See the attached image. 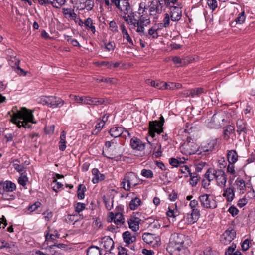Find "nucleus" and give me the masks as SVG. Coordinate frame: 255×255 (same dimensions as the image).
<instances>
[{
	"label": "nucleus",
	"instance_id": "obj_1",
	"mask_svg": "<svg viewBox=\"0 0 255 255\" xmlns=\"http://www.w3.org/2000/svg\"><path fill=\"white\" fill-rule=\"evenodd\" d=\"M32 113L33 111L25 107H22L18 110L17 107L15 106L8 114L10 115V121L18 128L23 127L25 128H30L31 127V123H37Z\"/></svg>",
	"mask_w": 255,
	"mask_h": 255
},
{
	"label": "nucleus",
	"instance_id": "obj_2",
	"mask_svg": "<svg viewBox=\"0 0 255 255\" xmlns=\"http://www.w3.org/2000/svg\"><path fill=\"white\" fill-rule=\"evenodd\" d=\"M141 181L137 175L132 172L126 173L121 182V186L126 191H130L132 187L139 185Z\"/></svg>",
	"mask_w": 255,
	"mask_h": 255
},
{
	"label": "nucleus",
	"instance_id": "obj_3",
	"mask_svg": "<svg viewBox=\"0 0 255 255\" xmlns=\"http://www.w3.org/2000/svg\"><path fill=\"white\" fill-rule=\"evenodd\" d=\"M200 206L205 210L214 209L217 207L215 197L210 194H204L198 197Z\"/></svg>",
	"mask_w": 255,
	"mask_h": 255
},
{
	"label": "nucleus",
	"instance_id": "obj_4",
	"mask_svg": "<svg viewBox=\"0 0 255 255\" xmlns=\"http://www.w3.org/2000/svg\"><path fill=\"white\" fill-rule=\"evenodd\" d=\"M199 200L193 199L191 200L189 204L191 209L190 214H188L187 221L188 224H193L196 222L200 216V205L198 202Z\"/></svg>",
	"mask_w": 255,
	"mask_h": 255
},
{
	"label": "nucleus",
	"instance_id": "obj_5",
	"mask_svg": "<svg viewBox=\"0 0 255 255\" xmlns=\"http://www.w3.org/2000/svg\"><path fill=\"white\" fill-rule=\"evenodd\" d=\"M184 236L182 234L174 233L170 238V241L167 250L169 253L184 246Z\"/></svg>",
	"mask_w": 255,
	"mask_h": 255
},
{
	"label": "nucleus",
	"instance_id": "obj_6",
	"mask_svg": "<svg viewBox=\"0 0 255 255\" xmlns=\"http://www.w3.org/2000/svg\"><path fill=\"white\" fill-rule=\"evenodd\" d=\"M150 24L149 16L148 15H141L140 17H138V21L135 23L133 27H136V32L140 36H143L146 34L145 27H147Z\"/></svg>",
	"mask_w": 255,
	"mask_h": 255
},
{
	"label": "nucleus",
	"instance_id": "obj_7",
	"mask_svg": "<svg viewBox=\"0 0 255 255\" xmlns=\"http://www.w3.org/2000/svg\"><path fill=\"white\" fill-rule=\"evenodd\" d=\"M164 119L163 116L160 118L159 121H150L149 123L148 133L152 138L155 136V133L160 134L163 131V126Z\"/></svg>",
	"mask_w": 255,
	"mask_h": 255
},
{
	"label": "nucleus",
	"instance_id": "obj_8",
	"mask_svg": "<svg viewBox=\"0 0 255 255\" xmlns=\"http://www.w3.org/2000/svg\"><path fill=\"white\" fill-rule=\"evenodd\" d=\"M123 211V208L122 207H117L115 212L109 213L108 221L109 222L113 221L117 226H122L125 223V219L122 213Z\"/></svg>",
	"mask_w": 255,
	"mask_h": 255
},
{
	"label": "nucleus",
	"instance_id": "obj_9",
	"mask_svg": "<svg viewBox=\"0 0 255 255\" xmlns=\"http://www.w3.org/2000/svg\"><path fill=\"white\" fill-rule=\"evenodd\" d=\"M39 102L52 108L60 107L64 104V100L60 98L50 96L41 97Z\"/></svg>",
	"mask_w": 255,
	"mask_h": 255
},
{
	"label": "nucleus",
	"instance_id": "obj_10",
	"mask_svg": "<svg viewBox=\"0 0 255 255\" xmlns=\"http://www.w3.org/2000/svg\"><path fill=\"white\" fill-rule=\"evenodd\" d=\"M16 189V185L10 181H6L3 184V188L0 190L2 198L4 200H10L14 198V195L11 194L7 197V193H11Z\"/></svg>",
	"mask_w": 255,
	"mask_h": 255
},
{
	"label": "nucleus",
	"instance_id": "obj_11",
	"mask_svg": "<svg viewBox=\"0 0 255 255\" xmlns=\"http://www.w3.org/2000/svg\"><path fill=\"white\" fill-rule=\"evenodd\" d=\"M182 150H184V153L186 155H191L194 154H201V151L199 150L197 145L193 140L189 137H187V141L182 146Z\"/></svg>",
	"mask_w": 255,
	"mask_h": 255
},
{
	"label": "nucleus",
	"instance_id": "obj_12",
	"mask_svg": "<svg viewBox=\"0 0 255 255\" xmlns=\"http://www.w3.org/2000/svg\"><path fill=\"white\" fill-rule=\"evenodd\" d=\"M224 121V114L222 112L215 113L208 123V127L212 128H221Z\"/></svg>",
	"mask_w": 255,
	"mask_h": 255
},
{
	"label": "nucleus",
	"instance_id": "obj_13",
	"mask_svg": "<svg viewBox=\"0 0 255 255\" xmlns=\"http://www.w3.org/2000/svg\"><path fill=\"white\" fill-rule=\"evenodd\" d=\"M99 247L105 252L110 251L114 247V241L109 236H105L97 239Z\"/></svg>",
	"mask_w": 255,
	"mask_h": 255
},
{
	"label": "nucleus",
	"instance_id": "obj_14",
	"mask_svg": "<svg viewBox=\"0 0 255 255\" xmlns=\"http://www.w3.org/2000/svg\"><path fill=\"white\" fill-rule=\"evenodd\" d=\"M142 239L146 244L155 247L159 245L160 238L156 234L144 233L142 236Z\"/></svg>",
	"mask_w": 255,
	"mask_h": 255
},
{
	"label": "nucleus",
	"instance_id": "obj_15",
	"mask_svg": "<svg viewBox=\"0 0 255 255\" xmlns=\"http://www.w3.org/2000/svg\"><path fill=\"white\" fill-rule=\"evenodd\" d=\"M236 231L234 230H227L222 235L221 237V242L222 244L226 245L231 242V241L236 237Z\"/></svg>",
	"mask_w": 255,
	"mask_h": 255
},
{
	"label": "nucleus",
	"instance_id": "obj_16",
	"mask_svg": "<svg viewBox=\"0 0 255 255\" xmlns=\"http://www.w3.org/2000/svg\"><path fill=\"white\" fill-rule=\"evenodd\" d=\"M215 179L218 186L225 187L227 182V175L222 170L217 171Z\"/></svg>",
	"mask_w": 255,
	"mask_h": 255
},
{
	"label": "nucleus",
	"instance_id": "obj_17",
	"mask_svg": "<svg viewBox=\"0 0 255 255\" xmlns=\"http://www.w3.org/2000/svg\"><path fill=\"white\" fill-rule=\"evenodd\" d=\"M83 1L78 3L77 9L79 10H86L88 11L92 10L94 5V0H84Z\"/></svg>",
	"mask_w": 255,
	"mask_h": 255
},
{
	"label": "nucleus",
	"instance_id": "obj_18",
	"mask_svg": "<svg viewBox=\"0 0 255 255\" xmlns=\"http://www.w3.org/2000/svg\"><path fill=\"white\" fill-rule=\"evenodd\" d=\"M170 10L171 20L173 21H179L182 16L181 9L177 6H171Z\"/></svg>",
	"mask_w": 255,
	"mask_h": 255
},
{
	"label": "nucleus",
	"instance_id": "obj_19",
	"mask_svg": "<svg viewBox=\"0 0 255 255\" xmlns=\"http://www.w3.org/2000/svg\"><path fill=\"white\" fill-rule=\"evenodd\" d=\"M130 145L133 150L143 151L145 149V144L138 138L133 137L130 140Z\"/></svg>",
	"mask_w": 255,
	"mask_h": 255
},
{
	"label": "nucleus",
	"instance_id": "obj_20",
	"mask_svg": "<svg viewBox=\"0 0 255 255\" xmlns=\"http://www.w3.org/2000/svg\"><path fill=\"white\" fill-rule=\"evenodd\" d=\"M127 15H128V16L124 15L123 16V18L129 25L133 26L135 23L138 21V18H136V17L137 16L136 13L132 12L131 9V11Z\"/></svg>",
	"mask_w": 255,
	"mask_h": 255
},
{
	"label": "nucleus",
	"instance_id": "obj_21",
	"mask_svg": "<svg viewBox=\"0 0 255 255\" xmlns=\"http://www.w3.org/2000/svg\"><path fill=\"white\" fill-rule=\"evenodd\" d=\"M141 220L136 217H131L128 221L129 228L133 231H137L139 229V223Z\"/></svg>",
	"mask_w": 255,
	"mask_h": 255
},
{
	"label": "nucleus",
	"instance_id": "obj_22",
	"mask_svg": "<svg viewBox=\"0 0 255 255\" xmlns=\"http://www.w3.org/2000/svg\"><path fill=\"white\" fill-rule=\"evenodd\" d=\"M122 5H120L117 8L120 10L124 15H126L131 11V8L129 2L127 0H121Z\"/></svg>",
	"mask_w": 255,
	"mask_h": 255
},
{
	"label": "nucleus",
	"instance_id": "obj_23",
	"mask_svg": "<svg viewBox=\"0 0 255 255\" xmlns=\"http://www.w3.org/2000/svg\"><path fill=\"white\" fill-rule=\"evenodd\" d=\"M223 196L225 197L227 202H231L235 197L234 188L230 187L225 188L223 190Z\"/></svg>",
	"mask_w": 255,
	"mask_h": 255
},
{
	"label": "nucleus",
	"instance_id": "obj_24",
	"mask_svg": "<svg viewBox=\"0 0 255 255\" xmlns=\"http://www.w3.org/2000/svg\"><path fill=\"white\" fill-rule=\"evenodd\" d=\"M120 29L121 30L122 34L124 39H126L127 41L131 45H134L133 42L132 40L131 37L128 34L127 30L126 29L125 26L124 24H122L120 26Z\"/></svg>",
	"mask_w": 255,
	"mask_h": 255
},
{
	"label": "nucleus",
	"instance_id": "obj_25",
	"mask_svg": "<svg viewBox=\"0 0 255 255\" xmlns=\"http://www.w3.org/2000/svg\"><path fill=\"white\" fill-rule=\"evenodd\" d=\"M215 144L214 141H211L208 143L203 144L199 148V150L201 151L202 153L204 152L205 155L206 152H210L214 149Z\"/></svg>",
	"mask_w": 255,
	"mask_h": 255
},
{
	"label": "nucleus",
	"instance_id": "obj_26",
	"mask_svg": "<svg viewBox=\"0 0 255 255\" xmlns=\"http://www.w3.org/2000/svg\"><path fill=\"white\" fill-rule=\"evenodd\" d=\"M124 241L127 244H130L136 240V236L129 231H126L123 233Z\"/></svg>",
	"mask_w": 255,
	"mask_h": 255
},
{
	"label": "nucleus",
	"instance_id": "obj_27",
	"mask_svg": "<svg viewBox=\"0 0 255 255\" xmlns=\"http://www.w3.org/2000/svg\"><path fill=\"white\" fill-rule=\"evenodd\" d=\"M124 128L121 127H114L112 128L109 130V133L111 136L114 138L121 136L123 133Z\"/></svg>",
	"mask_w": 255,
	"mask_h": 255
},
{
	"label": "nucleus",
	"instance_id": "obj_28",
	"mask_svg": "<svg viewBox=\"0 0 255 255\" xmlns=\"http://www.w3.org/2000/svg\"><path fill=\"white\" fill-rule=\"evenodd\" d=\"M59 235L57 231H54L53 233L52 231L48 228V230L46 231V234L45 235L46 241L48 243L50 241H53L56 239L58 238Z\"/></svg>",
	"mask_w": 255,
	"mask_h": 255
},
{
	"label": "nucleus",
	"instance_id": "obj_29",
	"mask_svg": "<svg viewBox=\"0 0 255 255\" xmlns=\"http://www.w3.org/2000/svg\"><path fill=\"white\" fill-rule=\"evenodd\" d=\"M63 13L65 17L70 20H75L77 17V14L74 10L71 8H63Z\"/></svg>",
	"mask_w": 255,
	"mask_h": 255
},
{
	"label": "nucleus",
	"instance_id": "obj_30",
	"mask_svg": "<svg viewBox=\"0 0 255 255\" xmlns=\"http://www.w3.org/2000/svg\"><path fill=\"white\" fill-rule=\"evenodd\" d=\"M92 173L94 176L92 179V181L94 183H97L99 181L103 180L105 178L104 175L100 173L98 169L97 168L93 169Z\"/></svg>",
	"mask_w": 255,
	"mask_h": 255
},
{
	"label": "nucleus",
	"instance_id": "obj_31",
	"mask_svg": "<svg viewBox=\"0 0 255 255\" xmlns=\"http://www.w3.org/2000/svg\"><path fill=\"white\" fill-rule=\"evenodd\" d=\"M70 97H71L73 100L76 101L77 103L83 105H88L89 101V96H81L79 97L77 95H70Z\"/></svg>",
	"mask_w": 255,
	"mask_h": 255
},
{
	"label": "nucleus",
	"instance_id": "obj_32",
	"mask_svg": "<svg viewBox=\"0 0 255 255\" xmlns=\"http://www.w3.org/2000/svg\"><path fill=\"white\" fill-rule=\"evenodd\" d=\"M227 158L229 163H235L238 158L236 151L234 150H231L228 151Z\"/></svg>",
	"mask_w": 255,
	"mask_h": 255
},
{
	"label": "nucleus",
	"instance_id": "obj_33",
	"mask_svg": "<svg viewBox=\"0 0 255 255\" xmlns=\"http://www.w3.org/2000/svg\"><path fill=\"white\" fill-rule=\"evenodd\" d=\"M172 255H189L190 252L185 246L170 253Z\"/></svg>",
	"mask_w": 255,
	"mask_h": 255
},
{
	"label": "nucleus",
	"instance_id": "obj_34",
	"mask_svg": "<svg viewBox=\"0 0 255 255\" xmlns=\"http://www.w3.org/2000/svg\"><path fill=\"white\" fill-rule=\"evenodd\" d=\"M66 133L64 131H62L60 137V141L59 142V150L63 151L66 148Z\"/></svg>",
	"mask_w": 255,
	"mask_h": 255
},
{
	"label": "nucleus",
	"instance_id": "obj_35",
	"mask_svg": "<svg viewBox=\"0 0 255 255\" xmlns=\"http://www.w3.org/2000/svg\"><path fill=\"white\" fill-rule=\"evenodd\" d=\"M87 255H102L101 249L97 246H91L87 250Z\"/></svg>",
	"mask_w": 255,
	"mask_h": 255
},
{
	"label": "nucleus",
	"instance_id": "obj_36",
	"mask_svg": "<svg viewBox=\"0 0 255 255\" xmlns=\"http://www.w3.org/2000/svg\"><path fill=\"white\" fill-rule=\"evenodd\" d=\"M237 131L239 134H241L242 132L246 133L247 132L246 124L242 120H238L237 121Z\"/></svg>",
	"mask_w": 255,
	"mask_h": 255
},
{
	"label": "nucleus",
	"instance_id": "obj_37",
	"mask_svg": "<svg viewBox=\"0 0 255 255\" xmlns=\"http://www.w3.org/2000/svg\"><path fill=\"white\" fill-rule=\"evenodd\" d=\"M84 26L87 29L91 30L93 33L96 32L95 27L93 25V20L90 18H88L84 21Z\"/></svg>",
	"mask_w": 255,
	"mask_h": 255
},
{
	"label": "nucleus",
	"instance_id": "obj_38",
	"mask_svg": "<svg viewBox=\"0 0 255 255\" xmlns=\"http://www.w3.org/2000/svg\"><path fill=\"white\" fill-rule=\"evenodd\" d=\"M167 215L170 218V221L174 222L176 221V218L179 215L177 209H171V207H169V210L167 212Z\"/></svg>",
	"mask_w": 255,
	"mask_h": 255
},
{
	"label": "nucleus",
	"instance_id": "obj_39",
	"mask_svg": "<svg viewBox=\"0 0 255 255\" xmlns=\"http://www.w3.org/2000/svg\"><path fill=\"white\" fill-rule=\"evenodd\" d=\"M235 183L237 186L238 189L240 191H242V193H243L246 189V185L244 180L241 178H237Z\"/></svg>",
	"mask_w": 255,
	"mask_h": 255
},
{
	"label": "nucleus",
	"instance_id": "obj_40",
	"mask_svg": "<svg viewBox=\"0 0 255 255\" xmlns=\"http://www.w3.org/2000/svg\"><path fill=\"white\" fill-rule=\"evenodd\" d=\"M148 83L152 87L159 89H163L164 86H167L166 83L158 81H150L148 80Z\"/></svg>",
	"mask_w": 255,
	"mask_h": 255
},
{
	"label": "nucleus",
	"instance_id": "obj_41",
	"mask_svg": "<svg viewBox=\"0 0 255 255\" xmlns=\"http://www.w3.org/2000/svg\"><path fill=\"white\" fill-rule=\"evenodd\" d=\"M217 171L214 169H209L206 171L205 177L207 178L208 182H210L215 179Z\"/></svg>",
	"mask_w": 255,
	"mask_h": 255
},
{
	"label": "nucleus",
	"instance_id": "obj_42",
	"mask_svg": "<svg viewBox=\"0 0 255 255\" xmlns=\"http://www.w3.org/2000/svg\"><path fill=\"white\" fill-rule=\"evenodd\" d=\"M172 60L174 64H177L179 66H183L188 63L186 58L182 59L178 56L173 57L172 58Z\"/></svg>",
	"mask_w": 255,
	"mask_h": 255
},
{
	"label": "nucleus",
	"instance_id": "obj_43",
	"mask_svg": "<svg viewBox=\"0 0 255 255\" xmlns=\"http://www.w3.org/2000/svg\"><path fill=\"white\" fill-rule=\"evenodd\" d=\"M141 204V200L138 198L132 199L129 203V207L131 210L136 209Z\"/></svg>",
	"mask_w": 255,
	"mask_h": 255
},
{
	"label": "nucleus",
	"instance_id": "obj_44",
	"mask_svg": "<svg viewBox=\"0 0 255 255\" xmlns=\"http://www.w3.org/2000/svg\"><path fill=\"white\" fill-rule=\"evenodd\" d=\"M103 200L107 209L108 210H111L113 208V198L104 196L103 197Z\"/></svg>",
	"mask_w": 255,
	"mask_h": 255
},
{
	"label": "nucleus",
	"instance_id": "obj_45",
	"mask_svg": "<svg viewBox=\"0 0 255 255\" xmlns=\"http://www.w3.org/2000/svg\"><path fill=\"white\" fill-rule=\"evenodd\" d=\"M55 245H51L46 248H43L44 255H53L56 253Z\"/></svg>",
	"mask_w": 255,
	"mask_h": 255
},
{
	"label": "nucleus",
	"instance_id": "obj_46",
	"mask_svg": "<svg viewBox=\"0 0 255 255\" xmlns=\"http://www.w3.org/2000/svg\"><path fill=\"white\" fill-rule=\"evenodd\" d=\"M86 190V187L83 184H80L79 185L77 191V196L78 199L82 200L84 198V193Z\"/></svg>",
	"mask_w": 255,
	"mask_h": 255
},
{
	"label": "nucleus",
	"instance_id": "obj_47",
	"mask_svg": "<svg viewBox=\"0 0 255 255\" xmlns=\"http://www.w3.org/2000/svg\"><path fill=\"white\" fill-rule=\"evenodd\" d=\"M89 101L88 105H98L104 104L105 101L103 99H99L97 98H93L89 96Z\"/></svg>",
	"mask_w": 255,
	"mask_h": 255
},
{
	"label": "nucleus",
	"instance_id": "obj_48",
	"mask_svg": "<svg viewBox=\"0 0 255 255\" xmlns=\"http://www.w3.org/2000/svg\"><path fill=\"white\" fill-rule=\"evenodd\" d=\"M204 92V90L203 88L198 87L194 89H191V97L193 98L199 97L201 94Z\"/></svg>",
	"mask_w": 255,
	"mask_h": 255
},
{
	"label": "nucleus",
	"instance_id": "obj_49",
	"mask_svg": "<svg viewBox=\"0 0 255 255\" xmlns=\"http://www.w3.org/2000/svg\"><path fill=\"white\" fill-rule=\"evenodd\" d=\"M184 160L182 161L180 159V160L174 158H171L169 159V163L171 165L174 167H178L181 163H184L186 159L183 158Z\"/></svg>",
	"mask_w": 255,
	"mask_h": 255
},
{
	"label": "nucleus",
	"instance_id": "obj_50",
	"mask_svg": "<svg viewBox=\"0 0 255 255\" xmlns=\"http://www.w3.org/2000/svg\"><path fill=\"white\" fill-rule=\"evenodd\" d=\"M96 80L97 82H105L107 83H110V84H114L116 81V79L112 78H109V77H102L99 78H97Z\"/></svg>",
	"mask_w": 255,
	"mask_h": 255
},
{
	"label": "nucleus",
	"instance_id": "obj_51",
	"mask_svg": "<svg viewBox=\"0 0 255 255\" xmlns=\"http://www.w3.org/2000/svg\"><path fill=\"white\" fill-rule=\"evenodd\" d=\"M28 177L25 175L21 174L20 176L18 178V182L20 185L24 187L26 185V183L28 182Z\"/></svg>",
	"mask_w": 255,
	"mask_h": 255
},
{
	"label": "nucleus",
	"instance_id": "obj_52",
	"mask_svg": "<svg viewBox=\"0 0 255 255\" xmlns=\"http://www.w3.org/2000/svg\"><path fill=\"white\" fill-rule=\"evenodd\" d=\"M141 174L147 178H152L153 177V173L150 170L143 169L141 171Z\"/></svg>",
	"mask_w": 255,
	"mask_h": 255
},
{
	"label": "nucleus",
	"instance_id": "obj_53",
	"mask_svg": "<svg viewBox=\"0 0 255 255\" xmlns=\"http://www.w3.org/2000/svg\"><path fill=\"white\" fill-rule=\"evenodd\" d=\"M146 36H150L154 39L158 38L159 35L157 32V29L153 28H150L148 30V34Z\"/></svg>",
	"mask_w": 255,
	"mask_h": 255
},
{
	"label": "nucleus",
	"instance_id": "obj_54",
	"mask_svg": "<svg viewBox=\"0 0 255 255\" xmlns=\"http://www.w3.org/2000/svg\"><path fill=\"white\" fill-rule=\"evenodd\" d=\"M104 125L105 124L103 123V122H102L100 121L95 126V128L92 132L93 134H97L101 130Z\"/></svg>",
	"mask_w": 255,
	"mask_h": 255
},
{
	"label": "nucleus",
	"instance_id": "obj_55",
	"mask_svg": "<svg viewBox=\"0 0 255 255\" xmlns=\"http://www.w3.org/2000/svg\"><path fill=\"white\" fill-rule=\"evenodd\" d=\"M75 210L78 213L82 211L85 208V204L84 203L78 202L74 205Z\"/></svg>",
	"mask_w": 255,
	"mask_h": 255
},
{
	"label": "nucleus",
	"instance_id": "obj_56",
	"mask_svg": "<svg viewBox=\"0 0 255 255\" xmlns=\"http://www.w3.org/2000/svg\"><path fill=\"white\" fill-rule=\"evenodd\" d=\"M204 255H219L216 251H213L210 247H207L204 251Z\"/></svg>",
	"mask_w": 255,
	"mask_h": 255
},
{
	"label": "nucleus",
	"instance_id": "obj_57",
	"mask_svg": "<svg viewBox=\"0 0 255 255\" xmlns=\"http://www.w3.org/2000/svg\"><path fill=\"white\" fill-rule=\"evenodd\" d=\"M207 4L210 9L214 10L217 7V2L216 0H207Z\"/></svg>",
	"mask_w": 255,
	"mask_h": 255
},
{
	"label": "nucleus",
	"instance_id": "obj_58",
	"mask_svg": "<svg viewBox=\"0 0 255 255\" xmlns=\"http://www.w3.org/2000/svg\"><path fill=\"white\" fill-rule=\"evenodd\" d=\"M245 20V15L244 11H243L239 13L238 17L236 19V21L237 23L242 24Z\"/></svg>",
	"mask_w": 255,
	"mask_h": 255
},
{
	"label": "nucleus",
	"instance_id": "obj_59",
	"mask_svg": "<svg viewBox=\"0 0 255 255\" xmlns=\"http://www.w3.org/2000/svg\"><path fill=\"white\" fill-rule=\"evenodd\" d=\"M236 248V245L234 243H232L230 246L225 252V255H232L233 252L234 251Z\"/></svg>",
	"mask_w": 255,
	"mask_h": 255
},
{
	"label": "nucleus",
	"instance_id": "obj_60",
	"mask_svg": "<svg viewBox=\"0 0 255 255\" xmlns=\"http://www.w3.org/2000/svg\"><path fill=\"white\" fill-rule=\"evenodd\" d=\"M105 48L108 51H113L115 48V43L113 41L109 42L105 44Z\"/></svg>",
	"mask_w": 255,
	"mask_h": 255
},
{
	"label": "nucleus",
	"instance_id": "obj_61",
	"mask_svg": "<svg viewBox=\"0 0 255 255\" xmlns=\"http://www.w3.org/2000/svg\"><path fill=\"white\" fill-rule=\"evenodd\" d=\"M227 172L230 173L231 174L233 175H235L236 171L235 170L234 163H229V164L227 168Z\"/></svg>",
	"mask_w": 255,
	"mask_h": 255
},
{
	"label": "nucleus",
	"instance_id": "obj_62",
	"mask_svg": "<svg viewBox=\"0 0 255 255\" xmlns=\"http://www.w3.org/2000/svg\"><path fill=\"white\" fill-rule=\"evenodd\" d=\"M12 245L14 246V245L9 244L5 242L4 240L0 239V249H2L3 248H11Z\"/></svg>",
	"mask_w": 255,
	"mask_h": 255
},
{
	"label": "nucleus",
	"instance_id": "obj_63",
	"mask_svg": "<svg viewBox=\"0 0 255 255\" xmlns=\"http://www.w3.org/2000/svg\"><path fill=\"white\" fill-rule=\"evenodd\" d=\"M14 168L21 174H23V172L24 170V167L23 165H20L17 163H14L13 165Z\"/></svg>",
	"mask_w": 255,
	"mask_h": 255
},
{
	"label": "nucleus",
	"instance_id": "obj_64",
	"mask_svg": "<svg viewBox=\"0 0 255 255\" xmlns=\"http://www.w3.org/2000/svg\"><path fill=\"white\" fill-rule=\"evenodd\" d=\"M44 218L46 221H49L53 216V213L52 211L47 210L43 213Z\"/></svg>",
	"mask_w": 255,
	"mask_h": 255
}]
</instances>
